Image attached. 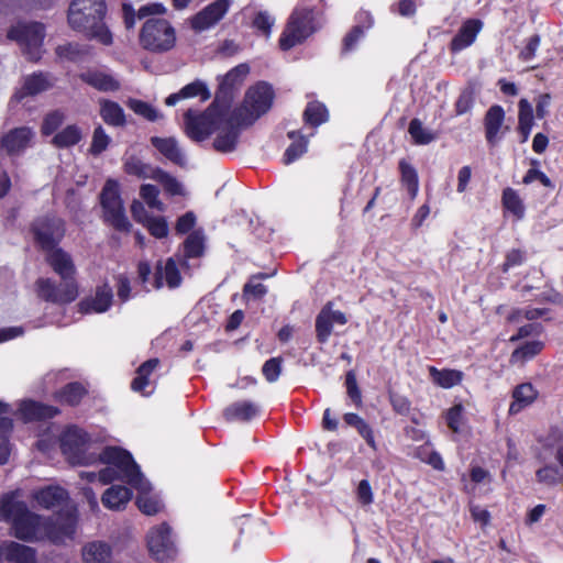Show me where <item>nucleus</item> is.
I'll list each match as a JSON object with an SVG mask.
<instances>
[{
    "mask_svg": "<svg viewBox=\"0 0 563 563\" xmlns=\"http://www.w3.org/2000/svg\"><path fill=\"white\" fill-rule=\"evenodd\" d=\"M302 118L307 125L317 128L328 121V109L319 101H311L307 104Z\"/></svg>",
    "mask_w": 563,
    "mask_h": 563,
    "instance_id": "43",
    "label": "nucleus"
},
{
    "mask_svg": "<svg viewBox=\"0 0 563 563\" xmlns=\"http://www.w3.org/2000/svg\"><path fill=\"white\" fill-rule=\"evenodd\" d=\"M463 410H464L463 406L461 404H457V405H454L453 407H451L446 412L448 427L453 432L460 431Z\"/></svg>",
    "mask_w": 563,
    "mask_h": 563,
    "instance_id": "64",
    "label": "nucleus"
},
{
    "mask_svg": "<svg viewBox=\"0 0 563 563\" xmlns=\"http://www.w3.org/2000/svg\"><path fill=\"white\" fill-rule=\"evenodd\" d=\"M482 26L483 23L478 19L466 20L456 35L452 38L450 46L451 51L460 52L473 44Z\"/></svg>",
    "mask_w": 563,
    "mask_h": 563,
    "instance_id": "24",
    "label": "nucleus"
},
{
    "mask_svg": "<svg viewBox=\"0 0 563 563\" xmlns=\"http://www.w3.org/2000/svg\"><path fill=\"white\" fill-rule=\"evenodd\" d=\"M81 555L85 563H110L112 549L104 541H91L82 547Z\"/></svg>",
    "mask_w": 563,
    "mask_h": 563,
    "instance_id": "30",
    "label": "nucleus"
},
{
    "mask_svg": "<svg viewBox=\"0 0 563 563\" xmlns=\"http://www.w3.org/2000/svg\"><path fill=\"white\" fill-rule=\"evenodd\" d=\"M503 206L510 211L517 219L525 216V206L519 195L512 188H506L503 191Z\"/></svg>",
    "mask_w": 563,
    "mask_h": 563,
    "instance_id": "51",
    "label": "nucleus"
},
{
    "mask_svg": "<svg viewBox=\"0 0 563 563\" xmlns=\"http://www.w3.org/2000/svg\"><path fill=\"white\" fill-rule=\"evenodd\" d=\"M126 106L137 115L146 119L147 121L155 122L161 119L163 115L150 103L130 98L126 101Z\"/></svg>",
    "mask_w": 563,
    "mask_h": 563,
    "instance_id": "50",
    "label": "nucleus"
},
{
    "mask_svg": "<svg viewBox=\"0 0 563 563\" xmlns=\"http://www.w3.org/2000/svg\"><path fill=\"white\" fill-rule=\"evenodd\" d=\"M158 195L159 190L154 185L144 184L140 188V196L150 208L164 211L165 205L158 199Z\"/></svg>",
    "mask_w": 563,
    "mask_h": 563,
    "instance_id": "55",
    "label": "nucleus"
},
{
    "mask_svg": "<svg viewBox=\"0 0 563 563\" xmlns=\"http://www.w3.org/2000/svg\"><path fill=\"white\" fill-rule=\"evenodd\" d=\"M7 37L19 44L30 62H38L43 54L45 27L40 22L18 23L9 29Z\"/></svg>",
    "mask_w": 563,
    "mask_h": 563,
    "instance_id": "7",
    "label": "nucleus"
},
{
    "mask_svg": "<svg viewBox=\"0 0 563 563\" xmlns=\"http://www.w3.org/2000/svg\"><path fill=\"white\" fill-rule=\"evenodd\" d=\"M89 435L82 429L71 426L60 437L62 452L71 464H89L93 461L91 455L86 453V445Z\"/></svg>",
    "mask_w": 563,
    "mask_h": 563,
    "instance_id": "12",
    "label": "nucleus"
},
{
    "mask_svg": "<svg viewBox=\"0 0 563 563\" xmlns=\"http://www.w3.org/2000/svg\"><path fill=\"white\" fill-rule=\"evenodd\" d=\"M250 73L247 64H240L228 71L221 79L216 92L214 100L223 109H228L233 99L234 91L242 85Z\"/></svg>",
    "mask_w": 563,
    "mask_h": 563,
    "instance_id": "13",
    "label": "nucleus"
},
{
    "mask_svg": "<svg viewBox=\"0 0 563 563\" xmlns=\"http://www.w3.org/2000/svg\"><path fill=\"white\" fill-rule=\"evenodd\" d=\"M429 374L433 383L442 388H451L463 379V373L457 369H438L430 366Z\"/></svg>",
    "mask_w": 563,
    "mask_h": 563,
    "instance_id": "40",
    "label": "nucleus"
},
{
    "mask_svg": "<svg viewBox=\"0 0 563 563\" xmlns=\"http://www.w3.org/2000/svg\"><path fill=\"white\" fill-rule=\"evenodd\" d=\"M164 280L169 288H176L181 284L180 272L173 257H169L165 264L158 262L156 265L154 287L162 288Z\"/></svg>",
    "mask_w": 563,
    "mask_h": 563,
    "instance_id": "23",
    "label": "nucleus"
},
{
    "mask_svg": "<svg viewBox=\"0 0 563 563\" xmlns=\"http://www.w3.org/2000/svg\"><path fill=\"white\" fill-rule=\"evenodd\" d=\"M86 394L87 389L84 387V385L78 382H74L64 386L57 393V397L60 402L67 404L69 406H76L81 401Z\"/></svg>",
    "mask_w": 563,
    "mask_h": 563,
    "instance_id": "46",
    "label": "nucleus"
},
{
    "mask_svg": "<svg viewBox=\"0 0 563 563\" xmlns=\"http://www.w3.org/2000/svg\"><path fill=\"white\" fill-rule=\"evenodd\" d=\"M313 10L297 8L290 14L279 38V47L288 51L305 42L314 31Z\"/></svg>",
    "mask_w": 563,
    "mask_h": 563,
    "instance_id": "9",
    "label": "nucleus"
},
{
    "mask_svg": "<svg viewBox=\"0 0 563 563\" xmlns=\"http://www.w3.org/2000/svg\"><path fill=\"white\" fill-rule=\"evenodd\" d=\"M533 125V110L526 99L519 101V122L518 131L522 135L521 142H526L530 135Z\"/></svg>",
    "mask_w": 563,
    "mask_h": 563,
    "instance_id": "47",
    "label": "nucleus"
},
{
    "mask_svg": "<svg viewBox=\"0 0 563 563\" xmlns=\"http://www.w3.org/2000/svg\"><path fill=\"white\" fill-rule=\"evenodd\" d=\"M144 227L148 230L150 234L156 239H164L169 232L166 219L159 216H153Z\"/></svg>",
    "mask_w": 563,
    "mask_h": 563,
    "instance_id": "58",
    "label": "nucleus"
},
{
    "mask_svg": "<svg viewBox=\"0 0 563 563\" xmlns=\"http://www.w3.org/2000/svg\"><path fill=\"white\" fill-rule=\"evenodd\" d=\"M158 358H150L146 362H144L136 369V376L133 378L131 383V388L134 391L142 393L143 395H150L153 390H146V388L151 385L148 377L153 373V371L158 366Z\"/></svg>",
    "mask_w": 563,
    "mask_h": 563,
    "instance_id": "35",
    "label": "nucleus"
},
{
    "mask_svg": "<svg viewBox=\"0 0 563 563\" xmlns=\"http://www.w3.org/2000/svg\"><path fill=\"white\" fill-rule=\"evenodd\" d=\"M265 378L273 383L276 382L282 373V358L273 357L266 361L262 368Z\"/></svg>",
    "mask_w": 563,
    "mask_h": 563,
    "instance_id": "63",
    "label": "nucleus"
},
{
    "mask_svg": "<svg viewBox=\"0 0 563 563\" xmlns=\"http://www.w3.org/2000/svg\"><path fill=\"white\" fill-rule=\"evenodd\" d=\"M139 42L148 52L165 53L175 46L176 32L167 20L151 18L142 25Z\"/></svg>",
    "mask_w": 563,
    "mask_h": 563,
    "instance_id": "6",
    "label": "nucleus"
},
{
    "mask_svg": "<svg viewBox=\"0 0 563 563\" xmlns=\"http://www.w3.org/2000/svg\"><path fill=\"white\" fill-rule=\"evenodd\" d=\"M0 520L11 523L12 536L24 542L49 540L58 544L66 538H73L77 526V509L71 506L56 516L44 519L32 512L15 494L3 496L0 500Z\"/></svg>",
    "mask_w": 563,
    "mask_h": 563,
    "instance_id": "1",
    "label": "nucleus"
},
{
    "mask_svg": "<svg viewBox=\"0 0 563 563\" xmlns=\"http://www.w3.org/2000/svg\"><path fill=\"white\" fill-rule=\"evenodd\" d=\"M287 136L292 140V143L284 154V163L290 164L306 153L308 140L297 131L288 132Z\"/></svg>",
    "mask_w": 563,
    "mask_h": 563,
    "instance_id": "44",
    "label": "nucleus"
},
{
    "mask_svg": "<svg viewBox=\"0 0 563 563\" xmlns=\"http://www.w3.org/2000/svg\"><path fill=\"white\" fill-rule=\"evenodd\" d=\"M102 463L108 466L98 473L102 484H109L115 479L125 481L129 485L140 482L142 474L139 465L130 452L117 446L106 448L99 455Z\"/></svg>",
    "mask_w": 563,
    "mask_h": 563,
    "instance_id": "3",
    "label": "nucleus"
},
{
    "mask_svg": "<svg viewBox=\"0 0 563 563\" xmlns=\"http://www.w3.org/2000/svg\"><path fill=\"white\" fill-rule=\"evenodd\" d=\"M274 100V90L266 82L250 87L244 101L230 113V122L235 125H252L261 115L266 113Z\"/></svg>",
    "mask_w": 563,
    "mask_h": 563,
    "instance_id": "4",
    "label": "nucleus"
},
{
    "mask_svg": "<svg viewBox=\"0 0 563 563\" xmlns=\"http://www.w3.org/2000/svg\"><path fill=\"white\" fill-rule=\"evenodd\" d=\"M154 180L158 181L164 191L169 196H185L184 185L173 175L162 168H157Z\"/></svg>",
    "mask_w": 563,
    "mask_h": 563,
    "instance_id": "45",
    "label": "nucleus"
},
{
    "mask_svg": "<svg viewBox=\"0 0 563 563\" xmlns=\"http://www.w3.org/2000/svg\"><path fill=\"white\" fill-rule=\"evenodd\" d=\"M4 559L10 563H37L35 549L14 541L4 542Z\"/></svg>",
    "mask_w": 563,
    "mask_h": 563,
    "instance_id": "29",
    "label": "nucleus"
},
{
    "mask_svg": "<svg viewBox=\"0 0 563 563\" xmlns=\"http://www.w3.org/2000/svg\"><path fill=\"white\" fill-rule=\"evenodd\" d=\"M346 394L356 406L362 405V394L357 385L356 374L349 371L345 376Z\"/></svg>",
    "mask_w": 563,
    "mask_h": 563,
    "instance_id": "61",
    "label": "nucleus"
},
{
    "mask_svg": "<svg viewBox=\"0 0 563 563\" xmlns=\"http://www.w3.org/2000/svg\"><path fill=\"white\" fill-rule=\"evenodd\" d=\"M55 81L56 79L49 73L35 71L23 78L21 88L16 89L12 98L14 101L21 102L26 97H34L49 90L54 87Z\"/></svg>",
    "mask_w": 563,
    "mask_h": 563,
    "instance_id": "16",
    "label": "nucleus"
},
{
    "mask_svg": "<svg viewBox=\"0 0 563 563\" xmlns=\"http://www.w3.org/2000/svg\"><path fill=\"white\" fill-rule=\"evenodd\" d=\"M100 205L103 210V220L117 231L129 233L132 224L129 221L123 201L119 192V184L108 179L100 194Z\"/></svg>",
    "mask_w": 563,
    "mask_h": 563,
    "instance_id": "8",
    "label": "nucleus"
},
{
    "mask_svg": "<svg viewBox=\"0 0 563 563\" xmlns=\"http://www.w3.org/2000/svg\"><path fill=\"white\" fill-rule=\"evenodd\" d=\"M225 111L216 101L202 112L188 109L184 114L185 133L195 142L207 140L224 121Z\"/></svg>",
    "mask_w": 563,
    "mask_h": 563,
    "instance_id": "5",
    "label": "nucleus"
},
{
    "mask_svg": "<svg viewBox=\"0 0 563 563\" xmlns=\"http://www.w3.org/2000/svg\"><path fill=\"white\" fill-rule=\"evenodd\" d=\"M266 277H268V275L264 273L253 275L243 287V297L246 299L253 298L261 300L267 294V288L262 283H254V280Z\"/></svg>",
    "mask_w": 563,
    "mask_h": 563,
    "instance_id": "54",
    "label": "nucleus"
},
{
    "mask_svg": "<svg viewBox=\"0 0 563 563\" xmlns=\"http://www.w3.org/2000/svg\"><path fill=\"white\" fill-rule=\"evenodd\" d=\"M158 167H153L148 163H144L136 156L128 157L123 163V170L128 175L135 176L140 179H154Z\"/></svg>",
    "mask_w": 563,
    "mask_h": 563,
    "instance_id": "38",
    "label": "nucleus"
},
{
    "mask_svg": "<svg viewBox=\"0 0 563 563\" xmlns=\"http://www.w3.org/2000/svg\"><path fill=\"white\" fill-rule=\"evenodd\" d=\"M183 249L185 260L203 256L206 250V236L203 231L199 229L190 232L183 243Z\"/></svg>",
    "mask_w": 563,
    "mask_h": 563,
    "instance_id": "37",
    "label": "nucleus"
},
{
    "mask_svg": "<svg viewBox=\"0 0 563 563\" xmlns=\"http://www.w3.org/2000/svg\"><path fill=\"white\" fill-rule=\"evenodd\" d=\"M65 113L62 110H54L48 112L42 122L41 133L44 136L54 134L64 123Z\"/></svg>",
    "mask_w": 563,
    "mask_h": 563,
    "instance_id": "53",
    "label": "nucleus"
},
{
    "mask_svg": "<svg viewBox=\"0 0 563 563\" xmlns=\"http://www.w3.org/2000/svg\"><path fill=\"white\" fill-rule=\"evenodd\" d=\"M343 419L346 424L354 427L358 431L360 435L362 438H364V440L371 448L376 449L373 430L368 426V423L365 422V420L363 418H361L356 413L350 412V413H345Z\"/></svg>",
    "mask_w": 563,
    "mask_h": 563,
    "instance_id": "48",
    "label": "nucleus"
},
{
    "mask_svg": "<svg viewBox=\"0 0 563 563\" xmlns=\"http://www.w3.org/2000/svg\"><path fill=\"white\" fill-rule=\"evenodd\" d=\"M79 79L102 92L118 91L121 88L119 80L112 75L100 70L84 71L79 74Z\"/></svg>",
    "mask_w": 563,
    "mask_h": 563,
    "instance_id": "26",
    "label": "nucleus"
},
{
    "mask_svg": "<svg viewBox=\"0 0 563 563\" xmlns=\"http://www.w3.org/2000/svg\"><path fill=\"white\" fill-rule=\"evenodd\" d=\"M408 132L411 135L413 142L419 145L429 144L437 139L435 133L424 129L422 122L419 119H412L410 121Z\"/></svg>",
    "mask_w": 563,
    "mask_h": 563,
    "instance_id": "52",
    "label": "nucleus"
},
{
    "mask_svg": "<svg viewBox=\"0 0 563 563\" xmlns=\"http://www.w3.org/2000/svg\"><path fill=\"white\" fill-rule=\"evenodd\" d=\"M331 307L332 302L329 301L316 318V333L320 343H325L332 333Z\"/></svg>",
    "mask_w": 563,
    "mask_h": 563,
    "instance_id": "42",
    "label": "nucleus"
},
{
    "mask_svg": "<svg viewBox=\"0 0 563 563\" xmlns=\"http://www.w3.org/2000/svg\"><path fill=\"white\" fill-rule=\"evenodd\" d=\"M99 106V114L106 124L115 128H122L126 124L124 110L118 102L100 99Z\"/></svg>",
    "mask_w": 563,
    "mask_h": 563,
    "instance_id": "32",
    "label": "nucleus"
},
{
    "mask_svg": "<svg viewBox=\"0 0 563 563\" xmlns=\"http://www.w3.org/2000/svg\"><path fill=\"white\" fill-rule=\"evenodd\" d=\"M200 97L202 101H207L210 99L211 93L205 81L197 79L185 87H183L178 92L169 95L165 103L167 106H175L179 100Z\"/></svg>",
    "mask_w": 563,
    "mask_h": 563,
    "instance_id": "27",
    "label": "nucleus"
},
{
    "mask_svg": "<svg viewBox=\"0 0 563 563\" xmlns=\"http://www.w3.org/2000/svg\"><path fill=\"white\" fill-rule=\"evenodd\" d=\"M140 482L132 485V487L139 490V496L136 498L139 509L148 516L159 512L163 505L156 496H152L150 494L152 489L150 482L144 478L143 474L140 475Z\"/></svg>",
    "mask_w": 563,
    "mask_h": 563,
    "instance_id": "21",
    "label": "nucleus"
},
{
    "mask_svg": "<svg viewBox=\"0 0 563 563\" xmlns=\"http://www.w3.org/2000/svg\"><path fill=\"white\" fill-rule=\"evenodd\" d=\"M544 347V343L541 341H529L512 351L509 362L512 365H523L527 361L533 358Z\"/></svg>",
    "mask_w": 563,
    "mask_h": 563,
    "instance_id": "39",
    "label": "nucleus"
},
{
    "mask_svg": "<svg viewBox=\"0 0 563 563\" xmlns=\"http://www.w3.org/2000/svg\"><path fill=\"white\" fill-rule=\"evenodd\" d=\"M37 504L46 509L63 506L68 500V493L59 486H47L34 494Z\"/></svg>",
    "mask_w": 563,
    "mask_h": 563,
    "instance_id": "31",
    "label": "nucleus"
},
{
    "mask_svg": "<svg viewBox=\"0 0 563 563\" xmlns=\"http://www.w3.org/2000/svg\"><path fill=\"white\" fill-rule=\"evenodd\" d=\"M86 54L87 49L77 43H67L56 47V55L70 62H77Z\"/></svg>",
    "mask_w": 563,
    "mask_h": 563,
    "instance_id": "56",
    "label": "nucleus"
},
{
    "mask_svg": "<svg viewBox=\"0 0 563 563\" xmlns=\"http://www.w3.org/2000/svg\"><path fill=\"white\" fill-rule=\"evenodd\" d=\"M249 125H235L230 122V115L225 120V129L221 130L213 140L212 147L219 153H231L235 151L240 131Z\"/></svg>",
    "mask_w": 563,
    "mask_h": 563,
    "instance_id": "22",
    "label": "nucleus"
},
{
    "mask_svg": "<svg viewBox=\"0 0 563 563\" xmlns=\"http://www.w3.org/2000/svg\"><path fill=\"white\" fill-rule=\"evenodd\" d=\"M229 9L228 0H217L198 12L191 20V26L196 31H203L218 23Z\"/></svg>",
    "mask_w": 563,
    "mask_h": 563,
    "instance_id": "18",
    "label": "nucleus"
},
{
    "mask_svg": "<svg viewBox=\"0 0 563 563\" xmlns=\"http://www.w3.org/2000/svg\"><path fill=\"white\" fill-rule=\"evenodd\" d=\"M81 139L82 133L80 128L75 124H70L57 132L51 143L57 148H65L78 144Z\"/></svg>",
    "mask_w": 563,
    "mask_h": 563,
    "instance_id": "41",
    "label": "nucleus"
},
{
    "mask_svg": "<svg viewBox=\"0 0 563 563\" xmlns=\"http://www.w3.org/2000/svg\"><path fill=\"white\" fill-rule=\"evenodd\" d=\"M504 119L505 111L500 106L495 104L487 110L484 118V125L485 136L490 145H495L498 142L497 135L503 128Z\"/></svg>",
    "mask_w": 563,
    "mask_h": 563,
    "instance_id": "28",
    "label": "nucleus"
},
{
    "mask_svg": "<svg viewBox=\"0 0 563 563\" xmlns=\"http://www.w3.org/2000/svg\"><path fill=\"white\" fill-rule=\"evenodd\" d=\"M474 90L472 88H465L460 93L455 102V113L462 115L471 111L474 104Z\"/></svg>",
    "mask_w": 563,
    "mask_h": 563,
    "instance_id": "60",
    "label": "nucleus"
},
{
    "mask_svg": "<svg viewBox=\"0 0 563 563\" xmlns=\"http://www.w3.org/2000/svg\"><path fill=\"white\" fill-rule=\"evenodd\" d=\"M104 0H74L68 11L69 25L104 45L112 43V35L104 24Z\"/></svg>",
    "mask_w": 563,
    "mask_h": 563,
    "instance_id": "2",
    "label": "nucleus"
},
{
    "mask_svg": "<svg viewBox=\"0 0 563 563\" xmlns=\"http://www.w3.org/2000/svg\"><path fill=\"white\" fill-rule=\"evenodd\" d=\"M131 497L132 492L128 487L113 485L103 493L101 500L104 507L120 510L130 501Z\"/></svg>",
    "mask_w": 563,
    "mask_h": 563,
    "instance_id": "33",
    "label": "nucleus"
},
{
    "mask_svg": "<svg viewBox=\"0 0 563 563\" xmlns=\"http://www.w3.org/2000/svg\"><path fill=\"white\" fill-rule=\"evenodd\" d=\"M113 292L108 284L97 287L96 294L91 298H87L79 302V310L82 313L106 312L112 305Z\"/></svg>",
    "mask_w": 563,
    "mask_h": 563,
    "instance_id": "19",
    "label": "nucleus"
},
{
    "mask_svg": "<svg viewBox=\"0 0 563 563\" xmlns=\"http://www.w3.org/2000/svg\"><path fill=\"white\" fill-rule=\"evenodd\" d=\"M537 479L545 485H555L562 481L561 473L556 466L548 465L537 471Z\"/></svg>",
    "mask_w": 563,
    "mask_h": 563,
    "instance_id": "59",
    "label": "nucleus"
},
{
    "mask_svg": "<svg viewBox=\"0 0 563 563\" xmlns=\"http://www.w3.org/2000/svg\"><path fill=\"white\" fill-rule=\"evenodd\" d=\"M399 169L401 173V183L406 186L410 198L415 199L418 194L419 180L416 169L405 159L399 162Z\"/></svg>",
    "mask_w": 563,
    "mask_h": 563,
    "instance_id": "49",
    "label": "nucleus"
},
{
    "mask_svg": "<svg viewBox=\"0 0 563 563\" xmlns=\"http://www.w3.org/2000/svg\"><path fill=\"white\" fill-rule=\"evenodd\" d=\"M44 253L46 263L62 279H76V265L68 252L56 246Z\"/></svg>",
    "mask_w": 563,
    "mask_h": 563,
    "instance_id": "17",
    "label": "nucleus"
},
{
    "mask_svg": "<svg viewBox=\"0 0 563 563\" xmlns=\"http://www.w3.org/2000/svg\"><path fill=\"white\" fill-rule=\"evenodd\" d=\"M274 22V19L267 11H260L253 20V26L258 32L268 37L271 35Z\"/></svg>",
    "mask_w": 563,
    "mask_h": 563,
    "instance_id": "62",
    "label": "nucleus"
},
{
    "mask_svg": "<svg viewBox=\"0 0 563 563\" xmlns=\"http://www.w3.org/2000/svg\"><path fill=\"white\" fill-rule=\"evenodd\" d=\"M34 136L35 132L32 128H14L1 136L0 150L9 156H18L31 146Z\"/></svg>",
    "mask_w": 563,
    "mask_h": 563,
    "instance_id": "15",
    "label": "nucleus"
},
{
    "mask_svg": "<svg viewBox=\"0 0 563 563\" xmlns=\"http://www.w3.org/2000/svg\"><path fill=\"white\" fill-rule=\"evenodd\" d=\"M150 141L153 147L173 164L179 167L187 165L186 156L175 137L152 136Z\"/></svg>",
    "mask_w": 563,
    "mask_h": 563,
    "instance_id": "20",
    "label": "nucleus"
},
{
    "mask_svg": "<svg viewBox=\"0 0 563 563\" xmlns=\"http://www.w3.org/2000/svg\"><path fill=\"white\" fill-rule=\"evenodd\" d=\"M31 232L38 247L46 252L59 245L66 233L65 221L56 216L38 217L31 224Z\"/></svg>",
    "mask_w": 563,
    "mask_h": 563,
    "instance_id": "10",
    "label": "nucleus"
},
{
    "mask_svg": "<svg viewBox=\"0 0 563 563\" xmlns=\"http://www.w3.org/2000/svg\"><path fill=\"white\" fill-rule=\"evenodd\" d=\"M37 296L52 303L67 305L78 297V284L76 279H62L56 284L51 278H38L35 282Z\"/></svg>",
    "mask_w": 563,
    "mask_h": 563,
    "instance_id": "11",
    "label": "nucleus"
},
{
    "mask_svg": "<svg viewBox=\"0 0 563 563\" xmlns=\"http://www.w3.org/2000/svg\"><path fill=\"white\" fill-rule=\"evenodd\" d=\"M537 395L536 389L530 383L517 386L512 391L514 401L509 407V413L516 415L525 407L531 405L536 400Z\"/></svg>",
    "mask_w": 563,
    "mask_h": 563,
    "instance_id": "34",
    "label": "nucleus"
},
{
    "mask_svg": "<svg viewBox=\"0 0 563 563\" xmlns=\"http://www.w3.org/2000/svg\"><path fill=\"white\" fill-rule=\"evenodd\" d=\"M110 141L111 139L106 133L104 129L101 125H98L93 131L89 152L95 156L100 155L107 150Z\"/></svg>",
    "mask_w": 563,
    "mask_h": 563,
    "instance_id": "57",
    "label": "nucleus"
},
{
    "mask_svg": "<svg viewBox=\"0 0 563 563\" xmlns=\"http://www.w3.org/2000/svg\"><path fill=\"white\" fill-rule=\"evenodd\" d=\"M258 412L257 406L251 401H236L227 407L223 416L228 421H247Z\"/></svg>",
    "mask_w": 563,
    "mask_h": 563,
    "instance_id": "36",
    "label": "nucleus"
},
{
    "mask_svg": "<svg viewBox=\"0 0 563 563\" xmlns=\"http://www.w3.org/2000/svg\"><path fill=\"white\" fill-rule=\"evenodd\" d=\"M19 411L26 422L49 419L59 413L58 408L34 400L22 401Z\"/></svg>",
    "mask_w": 563,
    "mask_h": 563,
    "instance_id": "25",
    "label": "nucleus"
},
{
    "mask_svg": "<svg viewBox=\"0 0 563 563\" xmlns=\"http://www.w3.org/2000/svg\"><path fill=\"white\" fill-rule=\"evenodd\" d=\"M147 545L154 559L161 562L168 561L176 554V548L170 538V528L166 523H162L148 532Z\"/></svg>",
    "mask_w": 563,
    "mask_h": 563,
    "instance_id": "14",
    "label": "nucleus"
}]
</instances>
